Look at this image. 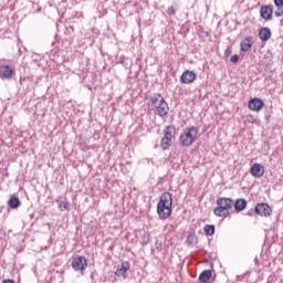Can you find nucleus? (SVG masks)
Instances as JSON below:
<instances>
[{
  "label": "nucleus",
  "instance_id": "f03ea898",
  "mask_svg": "<svg viewBox=\"0 0 283 283\" xmlns=\"http://www.w3.org/2000/svg\"><path fill=\"white\" fill-rule=\"evenodd\" d=\"M231 209H233V199L220 197L217 199V207L213 209V213L217 218H229Z\"/></svg>",
  "mask_w": 283,
  "mask_h": 283
},
{
  "label": "nucleus",
  "instance_id": "423d86ee",
  "mask_svg": "<svg viewBox=\"0 0 283 283\" xmlns=\"http://www.w3.org/2000/svg\"><path fill=\"white\" fill-rule=\"evenodd\" d=\"M72 269L80 271L81 275H84L85 269H87V259L83 255H76L71 263Z\"/></svg>",
  "mask_w": 283,
  "mask_h": 283
},
{
  "label": "nucleus",
  "instance_id": "39448f33",
  "mask_svg": "<svg viewBox=\"0 0 283 283\" xmlns=\"http://www.w3.org/2000/svg\"><path fill=\"white\" fill-rule=\"evenodd\" d=\"M175 132L176 127L174 125H169L164 129V136L160 140V147L164 151H167L174 145Z\"/></svg>",
  "mask_w": 283,
  "mask_h": 283
},
{
  "label": "nucleus",
  "instance_id": "6ab92c4d",
  "mask_svg": "<svg viewBox=\"0 0 283 283\" xmlns=\"http://www.w3.org/2000/svg\"><path fill=\"white\" fill-rule=\"evenodd\" d=\"M203 231H205L206 235H213V233H216V226L206 224L203 227Z\"/></svg>",
  "mask_w": 283,
  "mask_h": 283
},
{
  "label": "nucleus",
  "instance_id": "20e7f679",
  "mask_svg": "<svg viewBox=\"0 0 283 283\" xmlns=\"http://www.w3.org/2000/svg\"><path fill=\"white\" fill-rule=\"evenodd\" d=\"M151 104L154 105L156 114H158V116H167V114H169V105L167 104L163 95H154L151 97Z\"/></svg>",
  "mask_w": 283,
  "mask_h": 283
},
{
  "label": "nucleus",
  "instance_id": "412c9836",
  "mask_svg": "<svg viewBox=\"0 0 283 283\" xmlns=\"http://www.w3.org/2000/svg\"><path fill=\"white\" fill-rule=\"evenodd\" d=\"M60 211H70V202L62 201L59 203Z\"/></svg>",
  "mask_w": 283,
  "mask_h": 283
},
{
  "label": "nucleus",
  "instance_id": "f8f14e48",
  "mask_svg": "<svg viewBox=\"0 0 283 283\" xmlns=\"http://www.w3.org/2000/svg\"><path fill=\"white\" fill-rule=\"evenodd\" d=\"M193 81H196V73H193L192 71L187 70L180 76V83H182L184 85H191Z\"/></svg>",
  "mask_w": 283,
  "mask_h": 283
},
{
  "label": "nucleus",
  "instance_id": "aec40b11",
  "mask_svg": "<svg viewBox=\"0 0 283 283\" xmlns=\"http://www.w3.org/2000/svg\"><path fill=\"white\" fill-rule=\"evenodd\" d=\"M256 119L253 115H247L244 119V125H255Z\"/></svg>",
  "mask_w": 283,
  "mask_h": 283
},
{
  "label": "nucleus",
  "instance_id": "0eeeda50",
  "mask_svg": "<svg viewBox=\"0 0 283 283\" xmlns=\"http://www.w3.org/2000/svg\"><path fill=\"white\" fill-rule=\"evenodd\" d=\"M254 211L256 216H261V218H269L271 213H273V210L271 209V206L269 203H258L254 208Z\"/></svg>",
  "mask_w": 283,
  "mask_h": 283
},
{
  "label": "nucleus",
  "instance_id": "2eb2a0df",
  "mask_svg": "<svg viewBox=\"0 0 283 283\" xmlns=\"http://www.w3.org/2000/svg\"><path fill=\"white\" fill-rule=\"evenodd\" d=\"M259 39L263 42L269 41L271 39V29L268 27H263L259 30Z\"/></svg>",
  "mask_w": 283,
  "mask_h": 283
},
{
  "label": "nucleus",
  "instance_id": "bb28decb",
  "mask_svg": "<svg viewBox=\"0 0 283 283\" xmlns=\"http://www.w3.org/2000/svg\"><path fill=\"white\" fill-rule=\"evenodd\" d=\"M224 55H226L227 57H228V56H231V49H227Z\"/></svg>",
  "mask_w": 283,
  "mask_h": 283
},
{
  "label": "nucleus",
  "instance_id": "5701e85b",
  "mask_svg": "<svg viewBox=\"0 0 283 283\" xmlns=\"http://www.w3.org/2000/svg\"><path fill=\"white\" fill-rule=\"evenodd\" d=\"M230 61L231 63H238L240 61V56H238V54H234L231 56Z\"/></svg>",
  "mask_w": 283,
  "mask_h": 283
},
{
  "label": "nucleus",
  "instance_id": "6e6552de",
  "mask_svg": "<svg viewBox=\"0 0 283 283\" xmlns=\"http://www.w3.org/2000/svg\"><path fill=\"white\" fill-rule=\"evenodd\" d=\"M261 19L263 21H271L273 19V6L271 4H263L259 10Z\"/></svg>",
  "mask_w": 283,
  "mask_h": 283
},
{
  "label": "nucleus",
  "instance_id": "4be33fe9",
  "mask_svg": "<svg viewBox=\"0 0 283 283\" xmlns=\"http://www.w3.org/2000/svg\"><path fill=\"white\" fill-rule=\"evenodd\" d=\"M275 17H283V8L277 7V10L274 12Z\"/></svg>",
  "mask_w": 283,
  "mask_h": 283
},
{
  "label": "nucleus",
  "instance_id": "b1692460",
  "mask_svg": "<svg viewBox=\"0 0 283 283\" xmlns=\"http://www.w3.org/2000/svg\"><path fill=\"white\" fill-rule=\"evenodd\" d=\"M274 6L276 8H282L283 7V0H274Z\"/></svg>",
  "mask_w": 283,
  "mask_h": 283
},
{
  "label": "nucleus",
  "instance_id": "a211bd4d",
  "mask_svg": "<svg viewBox=\"0 0 283 283\" xmlns=\"http://www.w3.org/2000/svg\"><path fill=\"white\" fill-rule=\"evenodd\" d=\"M9 209H19L21 207V200L18 197H11L8 201Z\"/></svg>",
  "mask_w": 283,
  "mask_h": 283
},
{
  "label": "nucleus",
  "instance_id": "4468645a",
  "mask_svg": "<svg viewBox=\"0 0 283 283\" xmlns=\"http://www.w3.org/2000/svg\"><path fill=\"white\" fill-rule=\"evenodd\" d=\"M241 52H249L253 48V36H247L240 43Z\"/></svg>",
  "mask_w": 283,
  "mask_h": 283
},
{
  "label": "nucleus",
  "instance_id": "f3484780",
  "mask_svg": "<svg viewBox=\"0 0 283 283\" xmlns=\"http://www.w3.org/2000/svg\"><path fill=\"white\" fill-rule=\"evenodd\" d=\"M233 207L238 212L244 211V209H247V200L238 199L235 202H233Z\"/></svg>",
  "mask_w": 283,
  "mask_h": 283
},
{
  "label": "nucleus",
  "instance_id": "ddd939ff",
  "mask_svg": "<svg viewBox=\"0 0 283 283\" xmlns=\"http://www.w3.org/2000/svg\"><path fill=\"white\" fill-rule=\"evenodd\" d=\"M250 174L253 178H262L264 176V166L262 164H253L250 168Z\"/></svg>",
  "mask_w": 283,
  "mask_h": 283
},
{
  "label": "nucleus",
  "instance_id": "1a4fd4ad",
  "mask_svg": "<svg viewBox=\"0 0 283 283\" xmlns=\"http://www.w3.org/2000/svg\"><path fill=\"white\" fill-rule=\"evenodd\" d=\"M14 76V69L10 65H1L0 66V78L10 81Z\"/></svg>",
  "mask_w": 283,
  "mask_h": 283
},
{
  "label": "nucleus",
  "instance_id": "a878e982",
  "mask_svg": "<svg viewBox=\"0 0 283 283\" xmlns=\"http://www.w3.org/2000/svg\"><path fill=\"white\" fill-rule=\"evenodd\" d=\"M2 283H17V282H14V280L12 279H6L2 281Z\"/></svg>",
  "mask_w": 283,
  "mask_h": 283
},
{
  "label": "nucleus",
  "instance_id": "f257e3e1",
  "mask_svg": "<svg viewBox=\"0 0 283 283\" xmlns=\"http://www.w3.org/2000/svg\"><path fill=\"white\" fill-rule=\"evenodd\" d=\"M174 211V197L170 192H164L157 203V214L159 220H167Z\"/></svg>",
  "mask_w": 283,
  "mask_h": 283
},
{
  "label": "nucleus",
  "instance_id": "dca6fc26",
  "mask_svg": "<svg viewBox=\"0 0 283 283\" xmlns=\"http://www.w3.org/2000/svg\"><path fill=\"white\" fill-rule=\"evenodd\" d=\"M211 277H212L211 270H205L199 275V282L200 283H208L209 280H211Z\"/></svg>",
  "mask_w": 283,
  "mask_h": 283
},
{
  "label": "nucleus",
  "instance_id": "7ed1b4c3",
  "mask_svg": "<svg viewBox=\"0 0 283 283\" xmlns=\"http://www.w3.org/2000/svg\"><path fill=\"white\" fill-rule=\"evenodd\" d=\"M199 134L200 129H198V127L188 126L179 136V144L181 145V147H191V145H193V143L198 140Z\"/></svg>",
  "mask_w": 283,
  "mask_h": 283
},
{
  "label": "nucleus",
  "instance_id": "393cba45",
  "mask_svg": "<svg viewBox=\"0 0 283 283\" xmlns=\"http://www.w3.org/2000/svg\"><path fill=\"white\" fill-rule=\"evenodd\" d=\"M167 12L171 17V15L176 14V9L174 7H169Z\"/></svg>",
  "mask_w": 283,
  "mask_h": 283
},
{
  "label": "nucleus",
  "instance_id": "9d476101",
  "mask_svg": "<svg viewBox=\"0 0 283 283\" xmlns=\"http://www.w3.org/2000/svg\"><path fill=\"white\" fill-rule=\"evenodd\" d=\"M251 112H260L264 107V102L258 97L251 98L248 103Z\"/></svg>",
  "mask_w": 283,
  "mask_h": 283
},
{
  "label": "nucleus",
  "instance_id": "9b49d317",
  "mask_svg": "<svg viewBox=\"0 0 283 283\" xmlns=\"http://www.w3.org/2000/svg\"><path fill=\"white\" fill-rule=\"evenodd\" d=\"M129 269H132V265L129 264V261H124L122 263L120 268H118L115 271L116 277H123L124 280H127V271H129Z\"/></svg>",
  "mask_w": 283,
  "mask_h": 283
}]
</instances>
